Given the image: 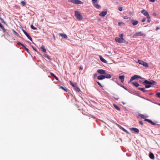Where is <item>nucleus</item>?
Instances as JSON below:
<instances>
[{"instance_id":"f257e3e1","label":"nucleus","mask_w":160,"mask_h":160,"mask_svg":"<svg viewBox=\"0 0 160 160\" xmlns=\"http://www.w3.org/2000/svg\"><path fill=\"white\" fill-rule=\"evenodd\" d=\"M143 83H145V87L146 88H149L151 87V85H155L157 84V82L153 80H151L149 81L148 80H145L143 81H142Z\"/></svg>"},{"instance_id":"f03ea898","label":"nucleus","mask_w":160,"mask_h":160,"mask_svg":"<svg viewBox=\"0 0 160 160\" xmlns=\"http://www.w3.org/2000/svg\"><path fill=\"white\" fill-rule=\"evenodd\" d=\"M139 116H140L143 119H144L145 121L151 123L152 125H157L158 126L160 125L158 124H156L155 123L153 122L151 120L149 119H148L145 118V117L144 115H143L141 114H140L139 115Z\"/></svg>"},{"instance_id":"7ed1b4c3","label":"nucleus","mask_w":160,"mask_h":160,"mask_svg":"<svg viewBox=\"0 0 160 160\" xmlns=\"http://www.w3.org/2000/svg\"><path fill=\"white\" fill-rule=\"evenodd\" d=\"M75 16L77 19L79 20H81L83 19L82 16L80 12L77 11H75Z\"/></svg>"},{"instance_id":"20e7f679","label":"nucleus","mask_w":160,"mask_h":160,"mask_svg":"<svg viewBox=\"0 0 160 160\" xmlns=\"http://www.w3.org/2000/svg\"><path fill=\"white\" fill-rule=\"evenodd\" d=\"M68 2H71L76 4H83V2L79 0H68Z\"/></svg>"},{"instance_id":"39448f33","label":"nucleus","mask_w":160,"mask_h":160,"mask_svg":"<svg viewBox=\"0 0 160 160\" xmlns=\"http://www.w3.org/2000/svg\"><path fill=\"white\" fill-rule=\"evenodd\" d=\"M138 78H142V77L140 76L137 75H134V76L132 77L131 78L129 81L128 82V83L129 82H131L132 81L137 79ZM142 79H144V78H142Z\"/></svg>"},{"instance_id":"423d86ee","label":"nucleus","mask_w":160,"mask_h":160,"mask_svg":"<svg viewBox=\"0 0 160 160\" xmlns=\"http://www.w3.org/2000/svg\"><path fill=\"white\" fill-rule=\"evenodd\" d=\"M92 3L94 7L97 9H100L101 7L100 5L98 4L97 0H92Z\"/></svg>"},{"instance_id":"0eeeda50","label":"nucleus","mask_w":160,"mask_h":160,"mask_svg":"<svg viewBox=\"0 0 160 160\" xmlns=\"http://www.w3.org/2000/svg\"><path fill=\"white\" fill-rule=\"evenodd\" d=\"M138 62L139 63V64L142 65L143 66L146 68H148L149 66L148 65L147 63L144 62L143 61L138 60Z\"/></svg>"},{"instance_id":"6e6552de","label":"nucleus","mask_w":160,"mask_h":160,"mask_svg":"<svg viewBox=\"0 0 160 160\" xmlns=\"http://www.w3.org/2000/svg\"><path fill=\"white\" fill-rule=\"evenodd\" d=\"M115 41L119 43H126L127 41L126 40H124V41L122 40L120 38L116 37L115 38Z\"/></svg>"},{"instance_id":"1a4fd4ad","label":"nucleus","mask_w":160,"mask_h":160,"mask_svg":"<svg viewBox=\"0 0 160 160\" xmlns=\"http://www.w3.org/2000/svg\"><path fill=\"white\" fill-rule=\"evenodd\" d=\"M17 44L18 45H20L22 47L25 48V50L28 53L30 54V53L29 52V49L27 48L23 44L19 42H18Z\"/></svg>"},{"instance_id":"9d476101","label":"nucleus","mask_w":160,"mask_h":160,"mask_svg":"<svg viewBox=\"0 0 160 160\" xmlns=\"http://www.w3.org/2000/svg\"><path fill=\"white\" fill-rule=\"evenodd\" d=\"M141 12L144 16H146V17H149L150 16L148 12L145 10H142L141 11Z\"/></svg>"},{"instance_id":"9b49d317","label":"nucleus","mask_w":160,"mask_h":160,"mask_svg":"<svg viewBox=\"0 0 160 160\" xmlns=\"http://www.w3.org/2000/svg\"><path fill=\"white\" fill-rule=\"evenodd\" d=\"M130 129L131 131H133L134 132L133 133H138L139 132V130L138 129L136 128H130Z\"/></svg>"},{"instance_id":"f8f14e48","label":"nucleus","mask_w":160,"mask_h":160,"mask_svg":"<svg viewBox=\"0 0 160 160\" xmlns=\"http://www.w3.org/2000/svg\"><path fill=\"white\" fill-rule=\"evenodd\" d=\"M97 72L101 74H106V71L104 70L100 69H98L97 71Z\"/></svg>"},{"instance_id":"ddd939ff","label":"nucleus","mask_w":160,"mask_h":160,"mask_svg":"<svg viewBox=\"0 0 160 160\" xmlns=\"http://www.w3.org/2000/svg\"><path fill=\"white\" fill-rule=\"evenodd\" d=\"M107 11L106 10L105 11H102L99 14V15L102 17H104L107 15Z\"/></svg>"},{"instance_id":"4468645a","label":"nucleus","mask_w":160,"mask_h":160,"mask_svg":"<svg viewBox=\"0 0 160 160\" xmlns=\"http://www.w3.org/2000/svg\"><path fill=\"white\" fill-rule=\"evenodd\" d=\"M134 36H145V34L142 32H137L136 33L134 34Z\"/></svg>"},{"instance_id":"2eb2a0df","label":"nucleus","mask_w":160,"mask_h":160,"mask_svg":"<svg viewBox=\"0 0 160 160\" xmlns=\"http://www.w3.org/2000/svg\"><path fill=\"white\" fill-rule=\"evenodd\" d=\"M99 57L100 59L102 62L104 63H107V61L102 56L100 55L99 56Z\"/></svg>"},{"instance_id":"dca6fc26","label":"nucleus","mask_w":160,"mask_h":160,"mask_svg":"<svg viewBox=\"0 0 160 160\" xmlns=\"http://www.w3.org/2000/svg\"><path fill=\"white\" fill-rule=\"evenodd\" d=\"M125 76L124 75H120L119 78L121 80V82L123 83L124 81Z\"/></svg>"},{"instance_id":"f3484780","label":"nucleus","mask_w":160,"mask_h":160,"mask_svg":"<svg viewBox=\"0 0 160 160\" xmlns=\"http://www.w3.org/2000/svg\"><path fill=\"white\" fill-rule=\"evenodd\" d=\"M131 22L133 26H135L138 23V22L137 20H132L131 21Z\"/></svg>"},{"instance_id":"a211bd4d","label":"nucleus","mask_w":160,"mask_h":160,"mask_svg":"<svg viewBox=\"0 0 160 160\" xmlns=\"http://www.w3.org/2000/svg\"><path fill=\"white\" fill-rule=\"evenodd\" d=\"M149 157L152 159L153 160L155 158L154 154L152 152H150L149 154Z\"/></svg>"},{"instance_id":"6ab92c4d","label":"nucleus","mask_w":160,"mask_h":160,"mask_svg":"<svg viewBox=\"0 0 160 160\" xmlns=\"http://www.w3.org/2000/svg\"><path fill=\"white\" fill-rule=\"evenodd\" d=\"M105 78V76L103 75H99L98 77V79L99 80H102Z\"/></svg>"},{"instance_id":"aec40b11","label":"nucleus","mask_w":160,"mask_h":160,"mask_svg":"<svg viewBox=\"0 0 160 160\" xmlns=\"http://www.w3.org/2000/svg\"><path fill=\"white\" fill-rule=\"evenodd\" d=\"M104 76H105V78H107L108 79H109L111 78V76L109 74H108L106 73V74H104Z\"/></svg>"},{"instance_id":"412c9836","label":"nucleus","mask_w":160,"mask_h":160,"mask_svg":"<svg viewBox=\"0 0 160 160\" xmlns=\"http://www.w3.org/2000/svg\"><path fill=\"white\" fill-rule=\"evenodd\" d=\"M59 35L65 39H67L68 38V37L67 35L65 34L60 33H59Z\"/></svg>"},{"instance_id":"4be33fe9","label":"nucleus","mask_w":160,"mask_h":160,"mask_svg":"<svg viewBox=\"0 0 160 160\" xmlns=\"http://www.w3.org/2000/svg\"><path fill=\"white\" fill-rule=\"evenodd\" d=\"M74 88L75 90L77 92H79L80 91V89L77 85Z\"/></svg>"},{"instance_id":"5701e85b","label":"nucleus","mask_w":160,"mask_h":160,"mask_svg":"<svg viewBox=\"0 0 160 160\" xmlns=\"http://www.w3.org/2000/svg\"><path fill=\"white\" fill-rule=\"evenodd\" d=\"M132 84L135 86L136 87H138V86H140L139 84L137 82H132Z\"/></svg>"},{"instance_id":"b1692460","label":"nucleus","mask_w":160,"mask_h":160,"mask_svg":"<svg viewBox=\"0 0 160 160\" xmlns=\"http://www.w3.org/2000/svg\"><path fill=\"white\" fill-rule=\"evenodd\" d=\"M138 89L139 90L142 91L144 92H145L147 91V90H145V88H140V87H138Z\"/></svg>"},{"instance_id":"393cba45","label":"nucleus","mask_w":160,"mask_h":160,"mask_svg":"<svg viewBox=\"0 0 160 160\" xmlns=\"http://www.w3.org/2000/svg\"><path fill=\"white\" fill-rule=\"evenodd\" d=\"M50 75L52 77H53L55 78V79L57 80V81H58V77H57L56 76H55L54 74L53 73H50Z\"/></svg>"},{"instance_id":"a878e982","label":"nucleus","mask_w":160,"mask_h":160,"mask_svg":"<svg viewBox=\"0 0 160 160\" xmlns=\"http://www.w3.org/2000/svg\"><path fill=\"white\" fill-rule=\"evenodd\" d=\"M70 83L71 85L74 88L77 85V83L74 82L73 83L71 81H70Z\"/></svg>"},{"instance_id":"bb28decb","label":"nucleus","mask_w":160,"mask_h":160,"mask_svg":"<svg viewBox=\"0 0 160 160\" xmlns=\"http://www.w3.org/2000/svg\"><path fill=\"white\" fill-rule=\"evenodd\" d=\"M113 106L117 110L120 111V108H119L118 106L117 105H116L115 104H113Z\"/></svg>"},{"instance_id":"cd10ccee","label":"nucleus","mask_w":160,"mask_h":160,"mask_svg":"<svg viewBox=\"0 0 160 160\" xmlns=\"http://www.w3.org/2000/svg\"><path fill=\"white\" fill-rule=\"evenodd\" d=\"M121 129L123 131L126 133L127 134H128L129 133V132L124 128L121 127Z\"/></svg>"},{"instance_id":"c85d7f7f","label":"nucleus","mask_w":160,"mask_h":160,"mask_svg":"<svg viewBox=\"0 0 160 160\" xmlns=\"http://www.w3.org/2000/svg\"><path fill=\"white\" fill-rule=\"evenodd\" d=\"M60 88H61L63 90H64L65 92H68V89L66 88H64L62 86H60Z\"/></svg>"},{"instance_id":"c756f323","label":"nucleus","mask_w":160,"mask_h":160,"mask_svg":"<svg viewBox=\"0 0 160 160\" xmlns=\"http://www.w3.org/2000/svg\"><path fill=\"white\" fill-rule=\"evenodd\" d=\"M41 48L42 49V51L43 52H46V50L44 46L42 45L41 47Z\"/></svg>"},{"instance_id":"7c9ffc66","label":"nucleus","mask_w":160,"mask_h":160,"mask_svg":"<svg viewBox=\"0 0 160 160\" xmlns=\"http://www.w3.org/2000/svg\"><path fill=\"white\" fill-rule=\"evenodd\" d=\"M44 57L48 60H51V59L50 58L49 56L47 54H45Z\"/></svg>"},{"instance_id":"2f4dec72","label":"nucleus","mask_w":160,"mask_h":160,"mask_svg":"<svg viewBox=\"0 0 160 160\" xmlns=\"http://www.w3.org/2000/svg\"><path fill=\"white\" fill-rule=\"evenodd\" d=\"M123 33H121L120 35V38L122 40L124 41V40H125L123 38Z\"/></svg>"},{"instance_id":"473e14b6","label":"nucleus","mask_w":160,"mask_h":160,"mask_svg":"<svg viewBox=\"0 0 160 160\" xmlns=\"http://www.w3.org/2000/svg\"><path fill=\"white\" fill-rule=\"evenodd\" d=\"M26 36L28 38L29 40H30L32 42V38L30 36H29V35L28 34V35H27V36Z\"/></svg>"},{"instance_id":"72a5a7b5","label":"nucleus","mask_w":160,"mask_h":160,"mask_svg":"<svg viewBox=\"0 0 160 160\" xmlns=\"http://www.w3.org/2000/svg\"><path fill=\"white\" fill-rule=\"evenodd\" d=\"M31 28L33 30H36L37 29V28H36L35 27H34V26L32 24L31 26Z\"/></svg>"},{"instance_id":"f704fd0d","label":"nucleus","mask_w":160,"mask_h":160,"mask_svg":"<svg viewBox=\"0 0 160 160\" xmlns=\"http://www.w3.org/2000/svg\"><path fill=\"white\" fill-rule=\"evenodd\" d=\"M13 32L14 33V34L16 35L18 37H20L19 34L16 32L14 30H12Z\"/></svg>"},{"instance_id":"c9c22d12","label":"nucleus","mask_w":160,"mask_h":160,"mask_svg":"<svg viewBox=\"0 0 160 160\" xmlns=\"http://www.w3.org/2000/svg\"><path fill=\"white\" fill-rule=\"evenodd\" d=\"M156 96L158 98H160V92H157L156 94Z\"/></svg>"},{"instance_id":"e433bc0d","label":"nucleus","mask_w":160,"mask_h":160,"mask_svg":"<svg viewBox=\"0 0 160 160\" xmlns=\"http://www.w3.org/2000/svg\"><path fill=\"white\" fill-rule=\"evenodd\" d=\"M134 95H137V96H138L141 98H142V97H142L140 95V93L138 92H136V94H134Z\"/></svg>"},{"instance_id":"4c0bfd02","label":"nucleus","mask_w":160,"mask_h":160,"mask_svg":"<svg viewBox=\"0 0 160 160\" xmlns=\"http://www.w3.org/2000/svg\"><path fill=\"white\" fill-rule=\"evenodd\" d=\"M147 18L148 19V23H149L151 21L150 17V16L149 17H147Z\"/></svg>"},{"instance_id":"58836bf2","label":"nucleus","mask_w":160,"mask_h":160,"mask_svg":"<svg viewBox=\"0 0 160 160\" xmlns=\"http://www.w3.org/2000/svg\"><path fill=\"white\" fill-rule=\"evenodd\" d=\"M119 86H120L121 87L123 88H124L126 90H128V89H127V88H126L125 86H124L122 85V84H120V85H119Z\"/></svg>"},{"instance_id":"ea45409f","label":"nucleus","mask_w":160,"mask_h":160,"mask_svg":"<svg viewBox=\"0 0 160 160\" xmlns=\"http://www.w3.org/2000/svg\"><path fill=\"white\" fill-rule=\"evenodd\" d=\"M111 80L115 82H117V79L116 78H113Z\"/></svg>"},{"instance_id":"a19ab883","label":"nucleus","mask_w":160,"mask_h":160,"mask_svg":"<svg viewBox=\"0 0 160 160\" xmlns=\"http://www.w3.org/2000/svg\"><path fill=\"white\" fill-rule=\"evenodd\" d=\"M142 98H143L144 99H145L147 101H150L152 103H153V102H152V101L151 100H150V99H148V98H145L144 97H142Z\"/></svg>"},{"instance_id":"79ce46f5","label":"nucleus","mask_w":160,"mask_h":160,"mask_svg":"<svg viewBox=\"0 0 160 160\" xmlns=\"http://www.w3.org/2000/svg\"><path fill=\"white\" fill-rule=\"evenodd\" d=\"M22 31L24 33V34L26 36H27V35H28V33L24 29H22Z\"/></svg>"},{"instance_id":"37998d69","label":"nucleus","mask_w":160,"mask_h":160,"mask_svg":"<svg viewBox=\"0 0 160 160\" xmlns=\"http://www.w3.org/2000/svg\"><path fill=\"white\" fill-rule=\"evenodd\" d=\"M21 3L22 4V6H24L26 4V2L23 1H22L21 2Z\"/></svg>"},{"instance_id":"c03bdc74","label":"nucleus","mask_w":160,"mask_h":160,"mask_svg":"<svg viewBox=\"0 0 160 160\" xmlns=\"http://www.w3.org/2000/svg\"><path fill=\"white\" fill-rule=\"evenodd\" d=\"M0 19L1 21V22L2 23H5V22L4 21L3 19L1 18H0Z\"/></svg>"},{"instance_id":"a18cd8bd","label":"nucleus","mask_w":160,"mask_h":160,"mask_svg":"<svg viewBox=\"0 0 160 160\" xmlns=\"http://www.w3.org/2000/svg\"><path fill=\"white\" fill-rule=\"evenodd\" d=\"M96 82L98 83V85L101 87H103V86L99 82L96 81Z\"/></svg>"},{"instance_id":"49530a36","label":"nucleus","mask_w":160,"mask_h":160,"mask_svg":"<svg viewBox=\"0 0 160 160\" xmlns=\"http://www.w3.org/2000/svg\"><path fill=\"white\" fill-rule=\"evenodd\" d=\"M98 74L97 73H96L93 75V78L94 79H95L97 76Z\"/></svg>"},{"instance_id":"de8ad7c7","label":"nucleus","mask_w":160,"mask_h":160,"mask_svg":"<svg viewBox=\"0 0 160 160\" xmlns=\"http://www.w3.org/2000/svg\"><path fill=\"white\" fill-rule=\"evenodd\" d=\"M31 46L34 51L38 52V51L32 45H31Z\"/></svg>"},{"instance_id":"09e8293b","label":"nucleus","mask_w":160,"mask_h":160,"mask_svg":"<svg viewBox=\"0 0 160 160\" xmlns=\"http://www.w3.org/2000/svg\"><path fill=\"white\" fill-rule=\"evenodd\" d=\"M127 91L130 93L133 94H134V93L132 92L131 91V90L128 89V90Z\"/></svg>"},{"instance_id":"8fccbe9b","label":"nucleus","mask_w":160,"mask_h":160,"mask_svg":"<svg viewBox=\"0 0 160 160\" xmlns=\"http://www.w3.org/2000/svg\"><path fill=\"white\" fill-rule=\"evenodd\" d=\"M118 9L120 11H122V7H119Z\"/></svg>"},{"instance_id":"3c124183","label":"nucleus","mask_w":160,"mask_h":160,"mask_svg":"<svg viewBox=\"0 0 160 160\" xmlns=\"http://www.w3.org/2000/svg\"><path fill=\"white\" fill-rule=\"evenodd\" d=\"M129 18L127 16H125L123 17V18L125 19H128Z\"/></svg>"},{"instance_id":"603ef678","label":"nucleus","mask_w":160,"mask_h":160,"mask_svg":"<svg viewBox=\"0 0 160 160\" xmlns=\"http://www.w3.org/2000/svg\"><path fill=\"white\" fill-rule=\"evenodd\" d=\"M123 23L122 22H118V25L119 26H120Z\"/></svg>"},{"instance_id":"864d4df0","label":"nucleus","mask_w":160,"mask_h":160,"mask_svg":"<svg viewBox=\"0 0 160 160\" xmlns=\"http://www.w3.org/2000/svg\"><path fill=\"white\" fill-rule=\"evenodd\" d=\"M139 123L142 126H143V122L141 121H140L139 122Z\"/></svg>"},{"instance_id":"5fc2aeb1","label":"nucleus","mask_w":160,"mask_h":160,"mask_svg":"<svg viewBox=\"0 0 160 160\" xmlns=\"http://www.w3.org/2000/svg\"><path fill=\"white\" fill-rule=\"evenodd\" d=\"M146 20V18H143L142 20V22H144Z\"/></svg>"},{"instance_id":"6e6d98bb","label":"nucleus","mask_w":160,"mask_h":160,"mask_svg":"<svg viewBox=\"0 0 160 160\" xmlns=\"http://www.w3.org/2000/svg\"><path fill=\"white\" fill-rule=\"evenodd\" d=\"M153 103H154V104H158V105H159V106H160V103H158L157 102H153Z\"/></svg>"},{"instance_id":"4d7b16f0","label":"nucleus","mask_w":160,"mask_h":160,"mask_svg":"<svg viewBox=\"0 0 160 160\" xmlns=\"http://www.w3.org/2000/svg\"><path fill=\"white\" fill-rule=\"evenodd\" d=\"M149 1L151 2H155V0H149Z\"/></svg>"},{"instance_id":"13d9d810","label":"nucleus","mask_w":160,"mask_h":160,"mask_svg":"<svg viewBox=\"0 0 160 160\" xmlns=\"http://www.w3.org/2000/svg\"><path fill=\"white\" fill-rule=\"evenodd\" d=\"M160 29V28H159V27H157L156 28V30H159V29Z\"/></svg>"},{"instance_id":"bf43d9fd","label":"nucleus","mask_w":160,"mask_h":160,"mask_svg":"<svg viewBox=\"0 0 160 160\" xmlns=\"http://www.w3.org/2000/svg\"><path fill=\"white\" fill-rule=\"evenodd\" d=\"M83 68L82 67V66H80V70H82Z\"/></svg>"},{"instance_id":"052dcab7","label":"nucleus","mask_w":160,"mask_h":160,"mask_svg":"<svg viewBox=\"0 0 160 160\" xmlns=\"http://www.w3.org/2000/svg\"><path fill=\"white\" fill-rule=\"evenodd\" d=\"M118 85L119 86V85H120V84H119V83H118V80H117V82H116Z\"/></svg>"},{"instance_id":"680f3d73","label":"nucleus","mask_w":160,"mask_h":160,"mask_svg":"<svg viewBox=\"0 0 160 160\" xmlns=\"http://www.w3.org/2000/svg\"><path fill=\"white\" fill-rule=\"evenodd\" d=\"M149 95H153V93H149Z\"/></svg>"},{"instance_id":"e2e57ef3","label":"nucleus","mask_w":160,"mask_h":160,"mask_svg":"<svg viewBox=\"0 0 160 160\" xmlns=\"http://www.w3.org/2000/svg\"><path fill=\"white\" fill-rule=\"evenodd\" d=\"M3 26H2V24L1 26H0V27L2 28H3Z\"/></svg>"},{"instance_id":"0e129e2a","label":"nucleus","mask_w":160,"mask_h":160,"mask_svg":"<svg viewBox=\"0 0 160 160\" xmlns=\"http://www.w3.org/2000/svg\"><path fill=\"white\" fill-rule=\"evenodd\" d=\"M3 31L4 32H6V30H5V29L3 30Z\"/></svg>"},{"instance_id":"69168bd1","label":"nucleus","mask_w":160,"mask_h":160,"mask_svg":"<svg viewBox=\"0 0 160 160\" xmlns=\"http://www.w3.org/2000/svg\"><path fill=\"white\" fill-rule=\"evenodd\" d=\"M117 125L118 126H119V127H120L121 128V127H121V126H120V125H119L118 124H117Z\"/></svg>"},{"instance_id":"338daca9","label":"nucleus","mask_w":160,"mask_h":160,"mask_svg":"<svg viewBox=\"0 0 160 160\" xmlns=\"http://www.w3.org/2000/svg\"><path fill=\"white\" fill-rule=\"evenodd\" d=\"M115 98V99L116 100H118V99H119V98Z\"/></svg>"},{"instance_id":"774afa93","label":"nucleus","mask_w":160,"mask_h":160,"mask_svg":"<svg viewBox=\"0 0 160 160\" xmlns=\"http://www.w3.org/2000/svg\"><path fill=\"white\" fill-rule=\"evenodd\" d=\"M122 103L123 104H124H124H125V103H124V102H122Z\"/></svg>"}]
</instances>
